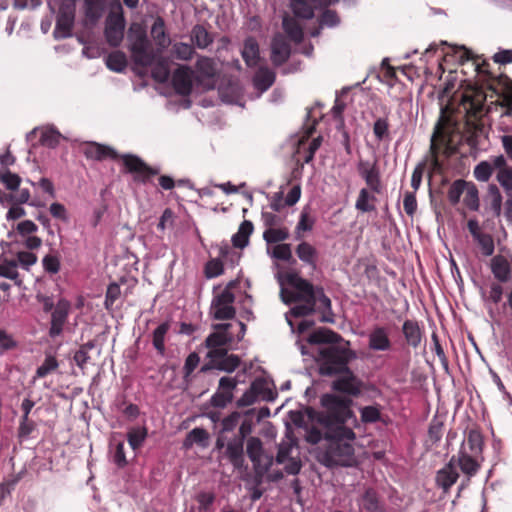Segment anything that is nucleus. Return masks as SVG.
I'll return each instance as SVG.
<instances>
[{
	"instance_id": "obj_60",
	"label": "nucleus",
	"mask_w": 512,
	"mask_h": 512,
	"mask_svg": "<svg viewBox=\"0 0 512 512\" xmlns=\"http://www.w3.org/2000/svg\"><path fill=\"white\" fill-rule=\"evenodd\" d=\"M211 452H218V454H224L230 459L231 463L235 468L244 467L247 469V465H245V455H247L246 450H211Z\"/></svg>"
},
{
	"instance_id": "obj_56",
	"label": "nucleus",
	"mask_w": 512,
	"mask_h": 512,
	"mask_svg": "<svg viewBox=\"0 0 512 512\" xmlns=\"http://www.w3.org/2000/svg\"><path fill=\"white\" fill-rule=\"evenodd\" d=\"M215 499L216 496L213 492L199 491L195 496V500L199 504L198 512H211Z\"/></svg>"
},
{
	"instance_id": "obj_53",
	"label": "nucleus",
	"mask_w": 512,
	"mask_h": 512,
	"mask_svg": "<svg viewBox=\"0 0 512 512\" xmlns=\"http://www.w3.org/2000/svg\"><path fill=\"white\" fill-rule=\"evenodd\" d=\"M311 208L309 205H306L303 207L299 221L296 225V232H310L312 231L314 224H315V218L310 215Z\"/></svg>"
},
{
	"instance_id": "obj_34",
	"label": "nucleus",
	"mask_w": 512,
	"mask_h": 512,
	"mask_svg": "<svg viewBox=\"0 0 512 512\" xmlns=\"http://www.w3.org/2000/svg\"><path fill=\"white\" fill-rule=\"evenodd\" d=\"M459 472H454L450 465H444L436 473V485L444 493H448L459 478Z\"/></svg>"
},
{
	"instance_id": "obj_13",
	"label": "nucleus",
	"mask_w": 512,
	"mask_h": 512,
	"mask_svg": "<svg viewBox=\"0 0 512 512\" xmlns=\"http://www.w3.org/2000/svg\"><path fill=\"white\" fill-rule=\"evenodd\" d=\"M241 417V412L233 411L220 421L219 427L215 432L217 434V437L214 448L222 449L228 446L233 434H236L234 431L237 425L239 424Z\"/></svg>"
},
{
	"instance_id": "obj_10",
	"label": "nucleus",
	"mask_w": 512,
	"mask_h": 512,
	"mask_svg": "<svg viewBox=\"0 0 512 512\" xmlns=\"http://www.w3.org/2000/svg\"><path fill=\"white\" fill-rule=\"evenodd\" d=\"M234 293L221 292L214 296L210 305L209 315L214 320H231L236 316Z\"/></svg>"
},
{
	"instance_id": "obj_29",
	"label": "nucleus",
	"mask_w": 512,
	"mask_h": 512,
	"mask_svg": "<svg viewBox=\"0 0 512 512\" xmlns=\"http://www.w3.org/2000/svg\"><path fill=\"white\" fill-rule=\"evenodd\" d=\"M106 10V0H84V15L86 21L94 26L102 18Z\"/></svg>"
},
{
	"instance_id": "obj_41",
	"label": "nucleus",
	"mask_w": 512,
	"mask_h": 512,
	"mask_svg": "<svg viewBox=\"0 0 512 512\" xmlns=\"http://www.w3.org/2000/svg\"><path fill=\"white\" fill-rule=\"evenodd\" d=\"M389 110L384 108V116L379 117L375 120L373 124V134L375 139L378 142L389 141L390 140V132H389Z\"/></svg>"
},
{
	"instance_id": "obj_40",
	"label": "nucleus",
	"mask_w": 512,
	"mask_h": 512,
	"mask_svg": "<svg viewBox=\"0 0 512 512\" xmlns=\"http://www.w3.org/2000/svg\"><path fill=\"white\" fill-rule=\"evenodd\" d=\"M213 36L202 24H196L191 30V41L199 49H205L213 43Z\"/></svg>"
},
{
	"instance_id": "obj_9",
	"label": "nucleus",
	"mask_w": 512,
	"mask_h": 512,
	"mask_svg": "<svg viewBox=\"0 0 512 512\" xmlns=\"http://www.w3.org/2000/svg\"><path fill=\"white\" fill-rule=\"evenodd\" d=\"M364 382L350 368L340 374L331 383V389L346 397H359Z\"/></svg>"
},
{
	"instance_id": "obj_22",
	"label": "nucleus",
	"mask_w": 512,
	"mask_h": 512,
	"mask_svg": "<svg viewBox=\"0 0 512 512\" xmlns=\"http://www.w3.org/2000/svg\"><path fill=\"white\" fill-rule=\"evenodd\" d=\"M306 341L311 345L335 346L344 342V338L334 330L327 327H318L314 329L307 337Z\"/></svg>"
},
{
	"instance_id": "obj_32",
	"label": "nucleus",
	"mask_w": 512,
	"mask_h": 512,
	"mask_svg": "<svg viewBox=\"0 0 512 512\" xmlns=\"http://www.w3.org/2000/svg\"><path fill=\"white\" fill-rule=\"evenodd\" d=\"M276 74L268 67H260L253 76L254 88L263 93L266 92L275 82Z\"/></svg>"
},
{
	"instance_id": "obj_37",
	"label": "nucleus",
	"mask_w": 512,
	"mask_h": 512,
	"mask_svg": "<svg viewBox=\"0 0 512 512\" xmlns=\"http://www.w3.org/2000/svg\"><path fill=\"white\" fill-rule=\"evenodd\" d=\"M443 433L444 422L437 415H435L429 423L427 438L425 440V446L429 447L437 445L441 440Z\"/></svg>"
},
{
	"instance_id": "obj_16",
	"label": "nucleus",
	"mask_w": 512,
	"mask_h": 512,
	"mask_svg": "<svg viewBox=\"0 0 512 512\" xmlns=\"http://www.w3.org/2000/svg\"><path fill=\"white\" fill-rule=\"evenodd\" d=\"M356 167L358 174L365 180L369 189L374 193H381V173L377 165V160H375L373 163H370L369 161L361 159L357 163Z\"/></svg>"
},
{
	"instance_id": "obj_58",
	"label": "nucleus",
	"mask_w": 512,
	"mask_h": 512,
	"mask_svg": "<svg viewBox=\"0 0 512 512\" xmlns=\"http://www.w3.org/2000/svg\"><path fill=\"white\" fill-rule=\"evenodd\" d=\"M0 181L3 183L5 188L9 191H18L22 182L21 177L9 169H6L3 173H0Z\"/></svg>"
},
{
	"instance_id": "obj_33",
	"label": "nucleus",
	"mask_w": 512,
	"mask_h": 512,
	"mask_svg": "<svg viewBox=\"0 0 512 512\" xmlns=\"http://www.w3.org/2000/svg\"><path fill=\"white\" fill-rule=\"evenodd\" d=\"M300 261L309 266L313 271L317 269V249L310 243L303 241L295 249Z\"/></svg>"
},
{
	"instance_id": "obj_31",
	"label": "nucleus",
	"mask_w": 512,
	"mask_h": 512,
	"mask_svg": "<svg viewBox=\"0 0 512 512\" xmlns=\"http://www.w3.org/2000/svg\"><path fill=\"white\" fill-rule=\"evenodd\" d=\"M457 464L463 474L470 480L479 471L481 465L478 460L470 455L467 450H459Z\"/></svg>"
},
{
	"instance_id": "obj_47",
	"label": "nucleus",
	"mask_w": 512,
	"mask_h": 512,
	"mask_svg": "<svg viewBox=\"0 0 512 512\" xmlns=\"http://www.w3.org/2000/svg\"><path fill=\"white\" fill-rule=\"evenodd\" d=\"M290 2L296 18L310 20L314 17V9L306 0H290Z\"/></svg>"
},
{
	"instance_id": "obj_61",
	"label": "nucleus",
	"mask_w": 512,
	"mask_h": 512,
	"mask_svg": "<svg viewBox=\"0 0 512 512\" xmlns=\"http://www.w3.org/2000/svg\"><path fill=\"white\" fill-rule=\"evenodd\" d=\"M147 436L145 427H133L127 432V441L131 448H139Z\"/></svg>"
},
{
	"instance_id": "obj_54",
	"label": "nucleus",
	"mask_w": 512,
	"mask_h": 512,
	"mask_svg": "<svg viewBox=\"0 0 512 512\" xmlns=\"http://www.w3.org/2000/svg\"><path fill=\"white\" fill-rule=\"evenodd\" d=\"M224 273V263L220 258H212L205 263L204 275L207 279H213Z\"/></svg>"
},
{
	"instance_id": "obj_25",
	"label": "nucleus",
	"mask_w": 512,
	"mask_h": 512,
	"mask_svg": "<svg viewBox=\"0 0 512 512\" xmlns=\"http://www.w3.org/2000/svg\"><path fill=\"white\" fill-rule=\"evenodd\" d=\"M359 507L367 512H385V504L373 487H367L360 495Z\"/></svg>"
},
{
	"instance_id": "obj_17",
	"label": "nucleus",
	"mask_w": 512,
	"mask_h": 512,
	"mask_svg": "<svg viewBox=\"0 0 512 512\" xmlns=\"http://www.w3.org/2000/svg\"><path fill=\"white\" fill-rule=\"evenodd\" d=\"M71 303L65 298H60L51 313L49 336L55 338L62 334L64 324L67 321Z\"/></svg>"
},
{
	"instance_id": "obj_51",
	"label": "nucleus",
	"mask_w": 512,
	"mask_h": 512,
	"mask_svg": "<svg viewBox=\"0 0 512 512\" xmlns=\"http://www.w3.org/2000/svg\"><path fill=\"white\" fill-rule=\"evenodd\" d=\"M360 419L364 424H373L381 421L380 405H369L360 408Z\"/></svg>"
},
{
	"instance_id": "obj_24",
	"label": "nucleus",
	"mask_w": 512,
	"mask_h": 512,
	"mask_svg": "<svg viewBox=\"0 0 512 512\" xmlns=\"http://www.w3.org/2000/svg\"><path fill=\"white\" fill-rule=\"evenodd\" d=\"M151 36L155 42L157 55L161 54L170 44L171 39L166 31L165 20L161 16H156L150 30Z\"/></svg>"
},
{
	"instance_id": "obj_30",
	"label": "nucleus",
	"mask_w": 512,
	"mask_h": 512,
	"mask_svg": "<svg viewBox=\"0 0 512 512\" xmlns=\"http://www.w3.org/2000/svg\"><path fill=\"white\" fill-rule=\"evenodd\" d=\"M317 301L320 302L318 311L322 314L320 317V322L334 324L335 315L332 309V302L331 299L325 294L324 288L322 286H317L316 302Z\"/></svg>"
},
{
	"instance_id": "obj_36",
	"label": "nucleus",
	"mask_w": 512,
	"mask_h": 512,
	"mask_svg": "<svg viewBox=\"0 0 512 512\" xmlns=\"http://www.w3.org/2000/svg\"><path fill=\"white\" fill-rule=\"evenodd\" d=\"M282 28L289 39L296 44H299L304 40L303 28L295 18L288 15L284 16L282 20Z\"/></svg>"
},
{
	"instance_id": "obj_20",
	"label": "nucleus",
	"mask_w": 512,
	"mask_h": 512,
	"mask_svg": "<svg viewBox=\"0 0 512 512\" xmlns=\"http://www.w3.org/2000/svg\"><path fill=\"white\" fill-rule=\"evenodd\" d=\"M456 438H459L458 444L460 445V448H464L465 441L468 444V448H483V435L477 429H470L467 435H465L464 432L463 436L461 437L458 436V433L456 431L450 430L447 433L446 448H452L455 445L454 440Z\"/></svg>"
},
{
	"instance_id": "obj_57",
	"label": "nucleus",
	"mask_w": 512,
	"mask_h": 512,
	"mask_svg": "<svg viewBox=\"0 0 512 512\" xmlns=\"http://www.w3.org/2000/svg\"><path fill=\"white\" fill-rule=\"evenodd\" d=\"M272 257L277 260L288 262L290 264L296 263V260L293 258L292 255L291 244L289 243L277 244L273 248Z\"/></svg>"
},
{
	"instance_id": "obj_8",
	"label": "nucleus",
	"mask_w": 512,
	"mask_h": 512,
	"mask_svg": "<svg viewBox=\"0 0 512 512\" xmlns=\"http://www.w3.org/2000/svg\"><path fill=\"white\" fill-rule=\"evenodd\" d=\"M270 450H246L247 456L253 464L254 473L246 472L242 480L246 483L262 484L264 476L274 464V456L268 453Z\"/></svg>"
},
{
	"instance_id": "obj_46",
	"label": "nucleus",
	"mask_w": 512,
	"mask_h": 512,
	"mask_svg": "<svg viewBox=\"0 0 512 512\" xmlns=\"http://www.w3.org/2000/svg\"><path fill=\"white\" fill-rule=\"evenodd\" d=\"M233 339V334L212 332L206 337L203 345L208 349L226 347L232 343Z\"/></svg>"
},
{
	"instance_id": "obj_64",
	"label": "nucleus",
	"mask_w": 512,
	"mask_h": 512,
	"mask_svg": "<svg viewBox=\"0 0 512 512\" xmlns=\"http://www.w3.org/2000/svg\"><path fill=\"white\" fill-rule=\"evenodd\" d=\"M493 172V167L488 161L479 162L473 171V175L476 180L486 182L490 179Z\"/></svg>"
},
{
	"instance_id": "obj_62",
	"label": "nucleus",
	"mask_w": 512,
	"mask_h": 512,
	"mask_svg": "<svg viewBox=\"0 0 512 512\" xmlns=\"http://www.w3.org/2000/svg\"><path fill=\"white\" fill-rule=\"evenodd\" d=\"M195 53L194 47L185 42H177L173 46V54L179 60H191Z\"/></svg>"
},
{
	"instance_id": "obj_4",
	"label": "nucleus",
	"mask_w": 512,
	"mask_h": 512,
	"mask_svg": "<svg viewBox=\"0 0 512 512\" xmlns=\"http://www.w3.org/2000/svg\"><path fill=\"white\" fill-rule=\"evenodd\" d=\"M277 279L281 286L287 284L295 290L293 291L294 298L288 301L284 300V304L316 302L317 286H314L309 280L301 277L298 272L278 273Z\"/></svg>"
},
{
	"instance_id": "obj_39",
	"label": "nucleus",
	"mask_w": 512,
	"mask_h": 512,
	"mask_svg": "<svg viewBox=\"0 0 512 512\" xmlns=\"http://www.w3.org/2000/svg\"><path fill=\"white\" fill-rule=\"evenodd\" d=\"M170 329V322L164 321L159 324L152 333V344L160 356H165V336Z\"/></svg>"
},
{
	"instance_id": "obj_23",
	"label": "nucleus",
	"mask_w": 512,
	"mask_h": 512,
	"mask_svg": "<svg viewBox=\"0 0 512 512\" xmlns=\"http://www.w3.org/2000/svg\"><path fill=\"white\" fill-rule=\"evenodd\" d=\"M368 348L375 352L391 350L392 342L386 327L377 325L370 331L368 335Z\"/></svg>"
},
{
	"instance_id": "obj_43",
	"label": "nucleus",
	"mask_w": 512,
	"mask_h": 512,
	"mask_svg": "<svg viewBox=\"0 0 512 512\" xmlns=\"http://www.w3.org/2000/svg\"><path fill=\"white\" fill-rule=\"evenodd\" d=\"M377 198L369 192L367 188H362L359 191L355 208L362 213H370L376 210L374 202Z\"/></svg>"
},
{
	"instance_id": "obj_14",
	"label": "nucleus",
	"mask_w": 512,
	"mask_h": 512,
	"mask_svg": "<svg viewBox=\"0 0 512 512\" xmlns=\"http://www.w3.org/2000/svg\"><path fill=\"white\" fill-rule=\"evenodd\" d=\"M75 21V9L68 5L59 8L53 36L56 40L72 37V29Z\"/></svg>"
},
{
	"instance_id": "obj_7",
	"label": "nucleus",
	"mask_w": 512,
	"mask_h": 512,
	"mask_svg": "<svg viewBox=\"0 0 512 512\" xmlns=\"http://www.w3.org/2000/svg\"><path fill=\"white\" fill-rule=\"evenodd\" d=\"M121 160L124 166V173L131 174L133 182L136 184H154L153 178L160 174V167L149 165L137 154H122Z\"/></svg>"
},
{
	"instance_id": "obj_11",
	"label": "nucleus",
	"mask_w": 512,
	"mask_h": 512,
	"mask_svg": "<svg viewBox=\"0 0 512 512\" xmlns=\"http://www.w3.org/2000/svg\"><path fill=\"white\" fill-rule=\"evenodd\" d=\"M238 383L236 377H221L219 379L218 389L211 396L209 405L217 409L226 408L234 399V390L237 388Z\"/></svg>"
},
{
	"instance_id": "obj_12",
	"label": "nucleus",
	"mask_w": 512,
	"mask_h": 512,
	"mask_svg": "<svg viewBox=\"0 0 512 512\" xmlns=\"http://www.w3.org/2000/svg\"><path fill=\"white\" fill-rule=\"evenodd\" d=\"M81 151L87 160L102 162L105 160H118L121 159V154L108 145L96 141H86L82 144Z\"/></svg>"
},
{
	"instance_id": "obj_28",
	"label": "nucleus",
	"mask_w": 512,
	"mask_h": 512,
	"mask_svg": "<svg viewBox=\"0 0 512 512\" xmlns=\"http://www.w3.org/2000/svg\"><path fill=\"white\" fill-rule=\"evenodd\" d=\"M491 272L500 283H506L511 279V267L507 258L501 254L495 255L490 262Z\"/></svg>"
},
{
	"instance_id": "obj_26",
	"label": "nucleus",
	"mask_w": 512,
	"mask_h": 512,
	"mask_svg": "<svg viewBox=\"0 0 512 512\" xmlns=\"http://www.w3.org/2000/svg\"><path fill=\"white\" fill-rule=\"evenodd\" d=\"M241 364V358L236 354H227L218 363H204L200 368V373H208L211 370H218L226 373H233Z\"/></svg>"
},
{
	"instance_id": "obj_59",
	"label": "nucleus",
	"mask_w": 512,
	"mask_h": 512,
	"mask_svg": "<svg viewBox=\"0 0 512 512\" xmlns=\"http://www.w3.org/2000/svg\"><path fill=\"white\" fill-rule=\"evenodd\" d=\"M197 69L198 71L206 77H211V89L215 87L214 77L216 74V69L214 65V61L210 58L203 57L197 61Z\"/></svg>"
},
{
	"instance_id": "obj_21",
	"label": "nucleus",
	"mask_w": 512,
	"mask_h": 512,
	"mask_svg": "<svg viewBox=\"0 0 512 512\" xmlns=\"http://www.w3.org/2000/svg\"><path fill=\"white\" fill-rule=\"evenodd\" d=\"M401 332L404 337L403 346L406 345L412 349H417L420 346L424 331L417 320L406 319L402 323Z\"/></svg>"
},
{
	"instance_id": "obj_35",
	"label": "nucleus",
	"mask_w": 512,
	"mask_h": 512,
	"mask_svg": "<svg viewBox=\"0 0 512 512\" xmlns=\"http://www.w3.org/2000/svg\"><path fill=\"white\" fill-rule=\"evenodd\" d=\"M254 231V225L250 220H244L239 225L238 231L232 235L231 242L233 247L244 249L249 245L250 236Z\"/></svg>"
},
{
	"instance_id": "obj_19",
	"label": "nucleus",
	"mask_w": 512,
	"mask_h": 512,
	"mask_svg": "<svg viewBox=\"0 0 512 512\" xmlns=\"http://www.w3.org/2000/svg\"><path fill=\"white\" fill-rule=\"evenodd\" d=\"M256 413L255 408H250L242 413L243 420L240 423L238 432L233 434L231 441H229L227 449H241L244 448V443L247 437L251 434L253 429V417Z\"/></svg>"
},
{
	"instance_id": "obj_15",
	"label": "nucleus",
	"mask_w": 512,
	"mask_h": 512,
	"mask_svg": "<svg viewBox=\"0 0 512 512\" xmlns=\"http://www.w3.org/2000/svg\"><path fill=\"white\" fill-rule=\"evenodd\" d=\"M193 70L187 65H180L172 74V87L176 94L188 97L193 90Z\"/></svg>"
},
{
	"instance_id": "obj_42",
	"label": "nucleus",
	"mask_w": 512,
	"mask_h": 512,
	"mask_svg": "<svg viewBox=\"0 0 512 512\" xmlns=\"http://www.w3.org/2000/svg\"><path fill=\"white\" fill-rule=\"evenodd\" d=\"M105 64L110 71L123 73L127 67L128 61L123 51L116 50L108 54Z\"/></svg>"
},
{
	"instance_id": "obj_50",
	"label": "nucleus",
	"mask_w": 512,
	"mask_h": 512,
	"mask_svg": "<svg viewBox=\"0 0 512 512\" xmlns=\"http://www.w3.org/2000/svg\"><path fill=\"white\" fill-rule=\"evenodd\" d=\"M467 186L468 181L464 179H457L450 185L447 197L451 205L455 206L460 202V198Z\"/></svg>"
},
{
	"instance_id": "obj_1",
	"label": "nucleus",
	"mask_w": 512,
	"mask_h": 512,
	"mask_svg": "<svg viewBox=\"0 0 512 512\" xmlns=\"http://www.w3.org/2000/svg\"><path fill=\"white\" fill-rule=\"evenodd\" d=\"M354 401L350 397L335 393H325L320 398V404L325 411H316L312 407L306 408V414L312 422L320 424L324 429V437L328 442L326 448H353L349 443L341 442L343 440H354L356 435L354 431L346 426L351 422L354 427H358V419L351 409Z\"/></svg>"
},
{
	"instance_id": "obj_6",
	"label": "nucleus",
	"mask_w": 512,
	"mask_h": 512,
	"mask_svg": "<svg viewBox=\"0 0 512 512\" xmlns=\"http://www.w3.org/2000/svg\"><path fill=\"white\" fill-rule=\"evenodd\" d=\"M324 467L333 470L337 468H358L361 464L355 455L356 450H306Z\"/></svg>"
},
{
	"instance_id": "obj_49",
	"label": "nucleus",
	"mask_w": 512,
	"mask_h": 512,
	"mask_svg": "<svg viewBox=\"0 0 512 512\" xmlns=\"http://www.w3.org/2000/svg\"><path fill=\"white\" fill-rule=\"evenodd\" d=\"M61 133L54 127L43 130L39 138L41 146L55 149L60 143Z\"/></svg>"
},
{
	"instance_id": "obj_27",
	"label": "nucleus",
	"mask_w": 512,
	"mask_h": 512,
	"mask_svg": "<svg viewBox=\"0 0 512 512\" xmlns=\"http://www.w3.org/2000/svg\"><path fill=\"white\" fill-rule=\"evenodd\" d=\"M241 56L247 67H256L260 61V48L257 39L254 36H248L244 39Z\"/></svg>"
},
{
	"instance_id": "obj_45",
	"label": "nucleus",
	"mask_w": 512,
	"mask_h": 512,
	"mask_svg": "<svg viewBox=\"0 0 512 512\" xmlns=\"http://www.w3.org/2000/svg\"><path fill=\"white\" fill-rule=\"evenodd\" d=\"M38 434L39 431L33 420H31L30 418H27L26 421L24 419H20L17 434L20 442H24L29 439H34L37 437Z\"/></svg>"
},
{
	"instance_id": "obj_52",
	"label": "nucleus",
	"mask_w": 512,
	"mask_h": 512,
	"mask_svg": "<svg viewBox=\"0 0 512 512\" xmlns=\"http://www.w3.org/2000/svg\"><path fill=\"white\" fill-rule=\"evenodd\" d=\"M465 191L466 194L464 196V204L469 210L478 211L480 207V201L477 186L473 182H468V186Z\"/></svg>"
},
{
	"instance_id": "obj_2",
	"label": "nucleus",
	"mask_w": 512,
	"mask_h": 512,
	"mask_svg": "<svg viewBox=\"0 0 512 512\" xmlns=\"http://www.w3.org/2000/svg\"><path fill=\"white\" fill-rule=\"evenodd\" d=\"M344 342L347 347L335 345L319 348L318 358L315 359L319 375L333 377L350 369L349 364L357 358V353L349 348V341Z\"/></svg>"
},
{
	"instance_id": "obj_48",
	"label": "nucleus",
	"mask_w": 512,
	"mask_h": 512,
	"mask_svg": "<svg viewBox=\"0 0 512 512\" xmlns=\"http://www.w3.org/2000/svg\"><path fill=\"white\" fill-rule=\"evenodd\" d=\"M209 438L208 432L203 428H194L186 436L182 448H189L193 443L206 446Z\"/></svg>"
},
{
	"instance_id": "obj_18",
	"label": "nucleus",
	"mask_w": 512,
	"mask_h": 512,
	"mask_svg": "<svg viewBox=\"0 0 512 512\" xmlns=\"http://www.w3.org/2000/svg\"><path fill=\"white\" fill-rule=\"evenodd\" d=\"M270 46V59L275 67L282 66L288 61L291 56L292 49L290 43L282 33L277 32L273 35Z\"/></svg>"
},
{
	"instance_id": "obj_63",
	"label": "nucleus",
	"mask_w": 512,
	"mask_h": 512,
	"mask_svg": "<svg viewBox=\"0 0 512 512\" xmlns=\"http://www.w3.org/2000/svg\"><path fill=\"white\" fill-rule=\"evenodd\" d=\"M317 311L316 302H303L291 308L290 314L295 318L307 317Z\"/></svg>"
},
{
	"instance_id": "obj_5",
	"label": "nucleus",
	"mask_w": 512,
	"mask_h": 512,
	"mask_svg": "<svg viewBox=\"0 0 512 512\" xmlns=\"http://www.w3.org/2000/svg\"><path fill=\"white\" fill-rule=\"evenodd\" d=\"M110 7L105 20L104 37L110 47L117 48L124 38L126 18L120 0H111Z\"/></svg>"
},
{
	"instance_id": "obj_44",
	"label": "nucleus",
	"mask_w": 512,
	"mask_h": 512,
	"mask_svg": "<svg viewBox=\"0 0 512 512\" xmlns=\"http://www.w3.org/2000/svg\"><path fill=\"white\" fill-rule=\"evenodd\" d=\"M502 194L496 184H489L487 189L486 201L490 202V209L495 217H499L502 212Z\"/></svg>"
},
{
	"instance_id": "obj_38",
	"label": "nucleus",
	"mask_w": 512,
	"mask_h": 512,
	"mask_svg": "<svg viewBox=\"0 0 512 512\" xmlns=\"http://www.w3.org/2000/svg\"><path fill=\"white\" fill-rule=\"evenodd\" d=\"M151 77L154 81L164 84L170 77V69L166 58L157 55L155 62L152 64Z\"/></svg>"
},
{
	"instance_id": "obj_3",
	"label": "nucleus",
	"mask_w": 512,
	"mask_h": 512,
	"mask_svg": "<svg viewBox=\"0 0 512 512\" xmlns=\"http://www.w3.org/2000/svg\"><path fill=\"white\" fill-rule=\"evenodd\" d=\"M126 39L132 61L135 65L149 67L155 62L157 53L147 34V28L143 22L130 23Z\"/></svg>"
},
{
	"instance_id": "obj_55",
	"label": "nucleus",
	"mask_w": 512,
	"mask_h": 512,
	"mask_svg": "<svg viewBox=\"0 0 512 512\" xmlns=\"http://www.w3.org/2000/svg\"><path fill=\"white\" fill-rule=\"evenodd\" d=\"M289 238V231L287 228H268L263 233V239L268 244L279 243Z\"/></svg>"
}]
</instances>
